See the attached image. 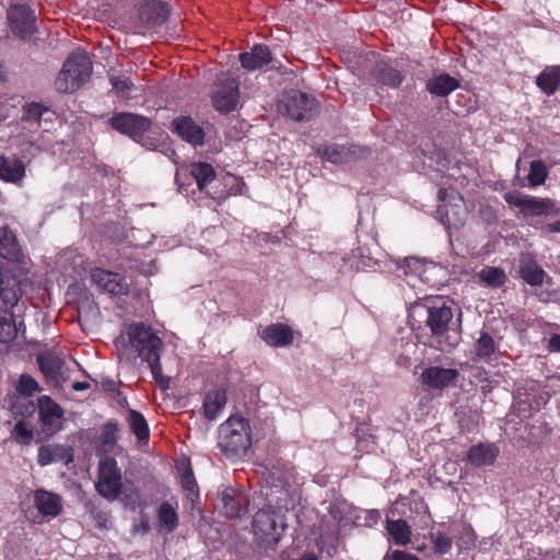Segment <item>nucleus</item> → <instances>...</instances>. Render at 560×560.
Listing matches in <instances>:
<instances>
[{
    "instance_id": "37",
    "label": "nucleus",
    "mask_w": 560,
    "mask_h": 560,
    "mask_svg": "<svg viewBox=\"0 0 560 560\" xmlns=\"http://www.w3.org/2000/svg\"><path fill=\"white\" fill-rule=\"evenodd\" d=\"M195 178L199 190H202L208 184L214 180L215 172L211 164L206 162L192 163L189 170Z\"/></svg>"
},
{
    "instance_id": "20",
    "label": "nucleus",
    "mask_w": 560,
    "mask_h": 560,
    "mask_svg": "<svg viewBox=\"0 0 560 560\" xmlns=\"http://www.w3.org/2000/svg\"><path fill=\"white\" fill-rule=\"evenodd\" d=\"M438 213L446 229H458L466 220V210L460 196L454 197V202L444 203L439 207Z\"/></svg>"
},
{
    "instance_id": "11",
    "label": "nucleus",
    "mask_w": 560,
    "mask_h": 560,
    "mask_svg": "<svg viewBox=\"0 0 560 560\" xmlns=\"http://www.w3.org/2000/svg\"><path fill=\"white\" fill-rule=\"evenodd\" d=\"M221 511L229 518H238L247 512V493L238 488L228 487L220 495Z\"/></svg>"
},
{
    "instance_id": "17",
    "label": "nucleus",
    "mask_w": 560,
    "mask_h": 560,
    "mask_svg": "<svg viewBox=\"0 0 560 560\" xmlns=\"http://www.w3.org/2000/svg\"><path fill=\"white\" fill-rule=\"evenodd\" d=\"M366 153V149L353 144H329L320 150L322 156L334 164L349 163L365 156Z\"/></svg>"
},
{
    "instance_id": "24",
    "label": "nucleus",
    "mask_w": 560,
    "mask_h": 560,
    "mask_svg": "<svg viewBox=\"0 0 560 560\" xmlns=\"http://www.w3.org/2000/svg\"><path fill=\"white\" fill-rule=\"evenodd\" d=\"M0 257L18 264H22L24 259L15 234L5 225L0 226Z\"/></svg>"
},
{
    "instance_id": "51",
    "label": "nucleus",
    "mask_w": 560,
    "mask_h": 560,
    "mask_svg": "<svg viewBox=\"0 0 560 560\" xmlns=\"http://www.w3.org/2000/svg\"><path fill=\"white\" fill-rule=\"evenodd\" d=\"M383 560H419V558L404 550H393L387 551Z\"/></svg>"
},
{
    "instance_id": "41",
    "label": "nucleus",
    "mask_w": 560,
    "mask_h": 560,
    "mask_svg": "<svg viewBox=\"0 0 560 560\" xmlns=\"http://www.w3.org/2000/svg\"><path fill=\"white\" fill-rule=\"evenodd\" d=\"M548 176L547 167L542 161H533L529 165L528 182L529 186L536 187L545 183Z\"/></svg>"
},
{
    "instance_id": "6",
    "label": "nucleus",
    "mask_w": 560,
    "mask_h": 560,
    "mask_svg": "<svg viewBox=\"0 0 560 560\" xmlns=\"http://www.w3.org/2000/svg\"><path fill=\"white\" fill-rule=\"evenodd\" d=\"M504 200L526 217H548L556 213L555 201L550 198H538L524 195L520 191H509L503 195Z\"/></svg>"
},
{
    "instance_id": "5",
    "label": "nucleus",
    "mask_w": 560,
    "mask_h": 560,
    "mask_svg": "<svg viewBox=\"0 0 560 560\" xmlns=\"http://www.w3.org/2000/svg\"><path fill=\"white\" fill-rule=\"evenodd\" d=\"M97 471V493L108 501L117 500L121 494L122 475L116 459L108 456L102 458Z\"/></svg>"
},
{
    "instance_id": "58",
    "label": "nucleus",
    "mask_w": 560,
    "mask_h": 560,
    "mask_svg": "<svg viewBox=\"0 0 560 560\" xmlns=\"http://www.w3.org/2000/svg\"><path fill=\"white\" fill-rule=\"evenodd\" d=\"M446 195H447V190H446V189H440V190H439V199H440L441 201H444V200H445Z\"/></svg>"
},
{
    "instance_id": "14",
    "label": "nucleus",
    "mask_w": 560,
    "mask_h": 560,
    "mask_svg": "<svg viewBox=\"0 0 560 560\" xmlns=\"http://www.w3.org/2000/svg\"><path fill=\"white\" fill-rule=\"evenodd\" d=\"M458 374L455 369L429 366L421 372L420 381L428 389H444L455 382Z\"/></svg>"
},
{
    "instance_id": "54",
    "label": "nucleus",
    "mask_w": 560,
    "mask_h": 560,
    "mask_svg": "<svg viewBox=\"0 0 560 560\" xmlns=\"http://www.w3.org/2000/svg\"><path fill=\"white\" fill-rule=\"evenodd\" d=\"M90 387V384L86 382H74L72 384V389L75 392L85 390Z\"/></svg>"
},
{
    "instance_id": "33",
    "label": "nucleus",
    "mask_w": 560,
    "mask_h": 560,
    "mask_svg": "<svg viewBox=\"0 0 560 560\" xmlns=\"http://www.w3.org/2000/svg\"><path fill=\"white\" fill-rule=\"evenodd\" d=\"M536 84L547 95L553 94L560 85V66L547 67L536 78Z\"/></svg>"
},
{
    "instance_id": "29",
    "label": "nucleus",
    "mask_w": 560,
    "mask_h": 560,
    "mask_svg": "<svg viewBox=\"0 0 560 560\" xmlns=\"http://www.w3.org/2000/svg\"><path fill=\"white\" fill-rule=\"evenodd\" d=\"M497 350L498 345L495 343L492 336H490L488 332H481L474 345L472 360L475 362H490Z\"/></svg>"
},
{
    "instance_id": "4",
    "label": "nucleus",
    "mask_w": 560,
    "mask_h": 560,
    "mask_svg": "<svg viewBox=\"0 0 560 560\" xmlns=\"http://www.w3.org/2000/svg\"><path fill=\"white\" fill-rule=\"evenodd\" d=\"M412 320L417 317L424 318L425 327L430 329L431 337L439 343L438 348L445 351L451 343L443 342V336L448 331L450 324L453 319L452 308L442 305H417L413 307L410 315Z\"/></svg>"
},
{
    "instance_id": "39",
    "label": "nucleus",
    "mask_w": 560,
    "mask_h": 560,
    "mask_svg": "<svg viewBox=\"0 0 560 560\" xmlns=\"http://www.w3.org/2000/svg\"><path fill=\"white\" fill-rule=\"evenodd\" d=\"M46 113H48V109L39 103H28L23 107L22 121L28 124L30 128L34 129L40 126V119Z\"/></svg>"
},
{
    "instance_id": "53",
    "label": "nucleus",
    "mask_w": 560,
    "mask_h": 560,
    "mask_svg": "<svg viewBox=\"0 0 560 560\" xmlns=\"http://www.w3.org/2000/svg\"><path fill=\"white\" fill-rule=\"evenodd\" d=\"M101 386L105 392H110V393L118 392L116 383L109 378L103 380L101 383Z\"/></svg>"
},
{
    "instance_id": "38",
    "label": "nucleus",
    "mask_w": 560,
    "mask_h": 560,
    "mask_svg": "<svg viewBox=\"0 0 560 560\" xmlns=\"http://www.w3.org/2000/svg\"><path fill=\"white\" fill-rule=\"evenodd\" d=\"M158 521L160 526L166 533L174 532L178 526V515L175 509L168 502H164L159 506Z\"/></svg>"
},
{
    "instance_id": "32",
    "label": "nucleus",
    "mask_w": 560,
    "mask_h": 560,
    "mask_svg": "<svg viewBox=\"0 0 560 560\" xmlns=\"http://www.w3.org/2000/svg\"><path fill=\"white\" fill-rule=\"evenodd\" d=\"M458 86V81L448 74L436 75L427 82L428 91L435 96H446Z\"/></svg>"
},
{
    "instance_id": "63",
    "label": "nucleus",
    "mask_w": 560,
    "mask_h": 560,
    "mask_svg": "<svg viewBox=\"0 0 560 560\" xmlns=\"http://www.w3.org/2000/svg\"><path fill=\"white\" fill-rule=\"evenodd\" d=\"M136 499L140 501V494L136 493Z\"/></svg>"
},
{
    "instance_id": "30",
    "label": "nucleus",
    "mask_w": 560,
    "mask_h": 560,
    "mask_svg": "<svg viewBox=\"0 0 560 560\" xmlns=\"http://www.w3.org/2000/svg\"><path fill=\"white\" fill-rule=\"evenodd\" d=\"M126 421L130 431L137 436L138 442L148 444L150 438V430L144 416L133 409H129Z\"/></svg>"
},
{
    "instance_id": "48",
    "label": "nucleus",
    "mask_w": 560,
    "mask_h": 560,
    "mask_svg": "<svg viewBox=\"0 0 560 560\" xmlns=\"http://www.w3.org/2000/svg\"><path fill=\"white\" fill-rule=\"evenodd\" d=\"M435 550L441 553H447L452 549V539L445 534L438 533L433 536Z\"/></svg>"
},
{
    "instance_id": "62",
    "label": "nucleus",
    "mask_w": 560,
    "mask_h": 560,
    "mask_svg": "<svg viewBox=\"0 0 560 560\" xmlns=\"http://www.w3.org/2000/svg\"><path fill=\"white\" fill-rule=\"evenodd\" d=\"M372 513H373V515L375 516V518H378V517H380V514H378V512H377V511H373Z\"/></svg>"
},
{
    "instance_id": "60",
    "label": "nucleus",
    "mask_w": 560,
    "mask_h": 560,
    "mask_svg": "<svg viewBox=\"0 0 560 560\" xmlns=\"http://www.w3.org/2000/svg\"><path fill=\"white\" fill-rule=\"evenodd\" d=\"M141 528H142L143 532H148L149 530V524H148L147 521H143L141 523Z\"/></svg>"
},
{
    "instance_id": "52",
    "label": "nucleus",
    "mask_w": 560,
    "mask_h": 560,
    "mask_svg": "<svg viewBox=\"0 0 560 560\" xmlns=\"http://www.w3.org/2000/svg\"><path fill=\"white\" fill-rule=\"evenodd\" d=\"M548 349L550 351H560V334H556L549 339Z\"/></svg>"
},
{
    "instance_id": "7",
    "label": "nucleus",
    "mask_w": 560,
    "mask_h": 560,
    "mask_svg": "<svg viewBox=\"0 0 560 560\" xmlns=\"http://www.w3.org/2000/svg\"><path fill=\"white\" fill-rule=\"evenodd\" d=\"M109 124L118 132L147 145L145 133L152 125L149 118L131 113H119L109 119Z\"/></svg>"
},
{
    "instance_id": "36",
    "label": "nucleus",
    "mask_w": 560,
    "mask_h": 560,
    "mask_svg": "<svg viewBox=\"0 0 560 560\" xmlns=\"http://www.w3.org/2000/svg\"><path fill=\"white\" fill-rule=\"evenodd\" d=\"M386 530L396 545L406 546L411 541V528L405 520H387Z\"/></svg>"
},
{
    "instance_id": "56",
    "label": "nucleus",
    "mask_w": 560,
    "mask_h": 560,
    "mask_svg": "<svg viewBox=\"0 0 560 560\" xmlns=\"http://www.w3.org/2000/svg\"><path fill=\"white\" fill-rule=\"evenodd\" d=\"M549 381H550L552 386H556V387L560 388V375L552 376V377H550Z\"/></svg>"
},
{
    "instance_id": "28",
    "label": "nucleus",
    "mask_w": 560,
    "mask_h": 560,
    "mask_svg": "<svg viewBox=\"0 0 560 560\" xmlns=\"http://www.w3.org/2000/svg\"><path fill=\"white\" fill-rule=\"evenodd\" d=\"M262 339L272 347H285L292 342L293 335L287 325L273 324L264 329Z\"/></svg>"
},
{
    "instance_id": "49",
    "label": "nucleus",
    "mask_w": 560,
    "mask_h": 560,
    "mask_svg": "<svg viewBox=\"0 0 560 560\" xmlns=\"http://www.w3.org/2000/svg\"><path fill=\"white\" fill-rule=\"evenodd\" d=\"M113 90L119 94H126L132 89V82L128 78L110 75L109 78Z\"/></svg>"
},
{
    "instance_id": "22",
    "label": "nucleus",
    "mask_w": 560,
    "mask_h": 560,
    "mask_svg": "<svg viewBox=\"0 0 560 560\" xmlns=\"http://www.w3.org/2000/svg\"><path fill=\"white\" fill-rule=\"evenodd\" d=\"M173 130L185 141L192 145H201L205 141L203 129L190 117H177L172 122Z\"/></svg>"
},
{
    "instance_id": "2",
    "label": "nucleus",
    "mask_w": 560,
    "mask_h": 560,
    "mask_svg": "<svg viewBox=\"0 0 560 560\" xmlns=\"http://www.w3.org/2000/svg\"><path fill=\"white\" fill-rule=\"evenodd\" d=\"M218 445L230 459L244 456L252 445L249 422L243 417L231 416L219 427Z\"/></svg>"
},
{
    "instance_id": "61",
    "label": "nucleus",
    "mask_w": 560,
    "mask_h": 560,
    "mask_svg": "<svg viewBox=\"0 0 560 560\" xmlns=\"http://www.w3.org/2000/svg\"><path fill=\"white\" fill-rule=\"evenodd\" d=\"M3 77H4V71H3L2 66L0 65V80H2Z\"/></svg>"
},
{
    "instance_id": "46",
    "label": "nucleus",
    "mask_w": 560,
    "mask_h": 560,
    "mask_svg": "<svg viewBox=\"0 0 560 560\" xmlns=\"http://www.w3.org/2000/svg\"><path fill=\"white\" fill-rule=\"evenodd\" d=\"M423 261L415 258L409 257L404 260V264L401 265V269L404 270L405 275H418L420 276L423 271Z\"/></svg>"
},
{
    "instance_id": "18",
    "label": "nucleus",
    "mask_w": 560,
    "mask_h": 560,
    "mask_svg": "<svg viewBox=\"0 0 560 560\" xmlns=\"http://www.w3.org/2000/svg\"><path fill=\"white\" fill-rule=\"evenodd\" d=\"M34 505L42 516L55 518L62 511V499L58 493L37 489L34 491Z\"/></svg>"
},
{
    "instance_id": "34",
    "label": "nucleus",
    "mask_w": 560,
    "mask_h": 560,
    "mask_svg": "<svg viewBox=\"0 0 560 560\" xmlns=\"http://www.w3.org/2000/svg\"><path fill=\"white\" fill-rule=\"evenodd\" d=\"M23 327V323H16L12 313L0 311V342L12 341Z\"/></svg>"
},
{
    "instance_id": "23",
    "label": "nucleus",
    "mask_w": 560,
    "mask_h": 560,
    "mask_svg": "<svg viewBox=\"0 0 560 560\" xmlns=\"http://www.w3.org/2000/svg\"><path fill=\"white\" fill-rule=\"evenodd\" d=\"M518 273L532 287L540 285L547 276L535 257L528 253L521 254L518 258Z\"/></svg>"
},
{
    "instance_id": "19",
    "label": "nucleus",
    "mask_w": 560,
    "mask_h": 560,
    "mask_svg": "<svg viewBox=\"0 0 560 560\" xmlns=\"http://www.w3.org/2000/svg\"><path fill=\"white\" fill-rule=\"evenodd\" d=\"M499 454L500 450L494 443H478L469 447L466 459L471 466L479 468L493 465Z\"/></svg>"
},
{
    "instance_id": "8",
    "label": "nucleus",
    "mask_w": 560,
    "mask_h": 560,
    "mask_svg": "<svg viewBox=\"0 0 560 560\" xmlns=\"http://www.w3.org/2000/svg\"><path fill=\"white\" fill-rule=\"evenodd\" d=\"M315 109V100L299 91L289 92L280 102V112L296 121L310 120Z\"/></svg>"
},
{
    "instance_id": "45",
    "label": "nucleus",
    "mask_w": 560,
    "mask_h": 560,
    "mask_svg": "<svg viewBox=\"0 0 560 560\" xmlns=\"http://www.w3.org/2000/svg\"><path fill=\"white\" fill-rule=\"evenodd\" d=\"M38 389V383L32 376L27 374L21 375L18 384V392L20 394L31 396Z\"/></svg>"
},
{
    "instance_id": "44",
    "label": "nucleus",
    "mask_w": 560,
    "mask_h": 560,
    "mask_svg": "<svg viewBox=\"0 0 560 560\" xmlns=\"http://www.w3.org/2000/svg\"><path fill=\"white\" fill-rule=\"evenodd\" d=\"M119 424L117 421H108L102 432L103 444L113 446L118 439Z\"/></svg>"
},
{
    "instance_id": "47",
    "label": "nucleus",
    "mask_w": 560,
    "mask_h": 560,
    "mask_svg": "<svg viewBox=\"0 0 560 560\" xmlns=\"http://www.w3.org/2000/svg\"><path fill=\"white\" fill-rule=\"evenodd\" d=\"M14 439L21 444H28L32 439V432L26 428L23 421H19L13 429Z\"/></svg>"
},
{
    "instance_id": "50",
    "label": "nucleus",
    "mask_w": 560,
    "mask_h": 560,
    "mask_svg": "<svg viewBox=\"0 0 560 560\" xmlns=\"http://www.w3.org/2000/svg\"><path fill=\"white\" fill-rule=\"evenodd\" d=\"M180 483L182 487L191 493L195 492L197 488L196 479L194 477L192 470L190 467L185 468L180 474Z\"/></svg>"
},
{
    "instance_id": "55",
    "label": "nucleus",
    "mask_w": 560,
    "mask_h": 560,
    "mask_svg": "<svg viewBox=\"0 0 560 560\" xmlns=\"http://www.w3.org/2000/svg\"><path fill=\"white\" fill-rule=\"evenodd\" d=\"M547 228L550 232H560V219L551 224H548Z\"/></svg>"
},
{
    "instance_id": "42",
    "label": "nucleus",
    "mask_w": 560,
    "mask_h": 560,
    "mask_svg": "<svg viewBox=\"0 0 560 560\" xmlns=\"http://www.w3.org/2000/svg\"><path fill=\"white\" fill-rule=\"evenodd\" d=\"M38 364L45 376L51 380L57 377L61 369V361L55 358L39 357Z\"/></svg>"
},
{
    "instance_id": "13",
    "label": "nucleus",
    "mask_w": 560,
    "mask_h": 560,
    "mask_svg": "<svg viewBox=\"0 0 560 560\" xmlns=\"http://www.w3.org/2000/svg\"><path fill=\"white\" fill-rule=\"evenodd\" d=\"M238 83L235 79H226L220 83L213 94V106L221 113H230L238 102Z\"/></svg>"
},
{
    "instance_id": "21",
    "label": "nucleus",
    "mask_w": 560,
    "mask_h": 560,
    "mask_svg": "<svg viewBox=\"0 0 560 560\" xmlns=\"http://www.w3.org/2000/svg\"><path fill=\"white\" fill-rule=\"evenodd\" d=\"M273 60L268 46L256 44L249 51L240 55L242 67L247 71L260 70Z\"/></svg>"
},
{
    "instance_id": "43",
    "label": "nucleus",
    "mask_w": 560,
    "mask_h": 560,
    "mask_svg": "<svg viewBox=\"0 0 560 560\" xmlns=\"http://www.w3.org/2000/svg\"><path fill=\"white\" fill-rule=\"evenodd\" d=\"M55 88L60 93H73L79 89V85L69 73L61 69L55 80Z\"/></svg>"
},
{
    "instance_id": "9",
    "label": "nucleus",
    "mask_w": 560,
    "mask_h": 560,
    "mask_svg": "<svg viewBox=\"0 0 560 560\" xmlns=\"http://www.w3.org/2000/svg\"><path fill=\"white\" fill-rule=\"evenodd\" d=\"M10 30L14 36L31 42L37 32L34 12L26 5L14 4L7 12Z\"/></svg>"
},
{
    "instance_id": "57",
    "label": "nucleus",
    "mask_w": 560,
    "mask_h": 560,
    "mask_svg": "<svg viewBox=\"0 0 560 560\" xmlns=\"http://www.w3.org/2000/svg\"><path fill=\"white\" fill-rule=\"evenodd\" d=\"M129 505L131 506V509H132V510H135V509H137V508H143V506H144V504H142V503H140V502H138V503H137V502H136V500H131V501L129 502Z\"/></svg>"
},
{
    "instance_id": "12",
    "label": "nucleus",
    "mask_w": 560,
    "mask_h": 560,
    "mask_svg": "<svg viewBox=\"0 0 560 560\" xmlns=\"http://www.w3.org/2000/svg\"><path fill=\"white\" fill-rule=\"evenodd\" d=\"M39 419L43 430L47 433H55L61 428L63 418L62 408L48 396L38 398Z\"/></svg>"
},
{
    "instance_id": "16",
    "label": "nucleus",
    "mask_w": 560,
    "mask_h": 560,
    "mask_svg": "<svg viewBox=\"0 0 560 560\" xmlns=\"http://www.w3.org/2000/svg\"><path fill=\"white\" fill-rule=\"evenodd\" d=\"M62 70L69 73L80 88L90 79L92 62L85 52H73L65 61Z\"/></svg>"
},
{
    "instance_id": "3",
    "label": "nucleus",
    "mask_w": 560,
    "mask_h": 560,
    "mask_svg": "<svg viewBox=\"0 0 560 560\" xmlns=\"http://www.w3.org/2000/svg\"><path fill=\"white\" fill-rule=\"evenodd\" d=\"M287 522L280 509L267 506L259 510L253 520V533L256 539L266 548H275L280 541Z\"/></svg>"
},
{
    "instance_id": "27",
    "label": "nucleus",
    "mask_w": 560,
    "mask_h": 560,
    "mask_svg": "<svg viewBox=\"0 0 560 560\" xmlns=\"http://www.w3.org/2000/svg\"><path fill=\"white\" fill-rule=\"evenodd\" d=\"M72 460L71 448L60 444L43 445L38 450L37 463L40 466H47L52 463H66Z\"/></svg>"
},
{
    "instance_id": "1",
    "label": "nucleus",
    "mask_w": 560,
    "mask_h": 560,
    "mask_svg": "<svg viewBox=\"0 0 560 560\" xmlns=\"http://www.w3.org/2000/svg\"><path fill=\"white\" fill-rule=\"evenodd\" d=\"M128 338L139 357L148 363L154 380L162 384L164 381L160 362L162 340L143 323L130 325Z\"/></svg>"
},
{
    "instance_id": "31",
    "label": "nucleus",
    "mask_w": 560,
    "mask_h": 560,
    "mask_svg": "<svg viewBox=\"0 0 560 560\" xmlns=\"http://www.w3.org/2000/svg\"><path fill=\"white\" fill-rule=\"evenodd\" d=\"M228 397L223 389L209 392L203 399V412L208 420H214L226 405Z\"/></svg>"
},
{
    "instance_id": "26",
    "label": "nucleus",
    "mask_w": 560,
    "mask_h": 560,
    "mask_svg": "<svg viewBox=\"0 0 560 560\" xmlns=\"http://www.w3.org/2000/svg\"><path fill=\"white\" fill-rule=\"evenodd\" d=\"M25 177V163L16 156L0 155V179L19 184Z\"/></svg>"
},
{
    "instance_id": "25",
    "label": "nucleus",
    "mask_w": 560,
    "mask_h": 560,
    "mask_svg": "<svg viewBox=\"0 0 560 560\" xmlns=\"http://www.w3.org/2000/svg\"><path fill=\"white\" fill-rule=\"evenodd\" d=\"M23 295L22 279L20 275L10 272L0 281V300L7 308L18 305Z\"/></svg>"
},
{
    "instance_id": "35",
    "label": "nucleus",
    "mask_w": 560,
    "mask_h": 560,
    "mask_svg": "<svg viewBox=\"0 0 560 560\" xmlns=\"http://www.w3.org/2000/svg\"><path fill=\"white\" fill-rule=\"evenodd\" d=\"M372 77L382 84L397 88L402 81L400 73L386 62H377L372 70Z\"/></svg>"
},
{
    "instance_id": "10",
    "label": "nucleus",
    "mask_w": 560,
    "mask_h": 560,
    "mask_svg": "<svg viewBox=\"0 0 560 560\" xmlns=\"http://www.w3.org/2000/svg\"><path fill=\"white\" fill-rule=\"evenodd\" d=\"M91 279L101 290L112 295H125L129 292V283L121 275L102 268L91 270Z\"/></svg>"
},
{
    "instance_id": "15",
    "label": "nucleus",
    "mask_w": 560,
    "mask_h": 560,
    "mask_svg": "<svg viewBox=\"0 0 560 560\" xmlns=\"http://www.w3.org/2000/svg\"><path fill=\"white\" fill-rule=\"evenodd\" d=\"M170 15L167 4L160 0H147L140 9V21L147 30L155 28L164 24Z\"/></svg>"
},
{
    "instance_id": "40",
    "label": "nucleus",
    "mask_w": 560,
    "mask_h": 560,
    "mask_svg": "<svg viewBox=\"0 0 560 560\" xmlns=\"http://www.w3.org/2000/svg\"><path fill=\"white\" fill-rule=\"evenodd\" d=\"M481 282L492 288H500L505 283L506 276L503 269L498 267H485L478 273Z\"/></svg>"
},
{
    "instance_id": "59",
    "label": "nucleus",
    "mask_w": 560,
    "mask_h": 560,
    "mask_svg": "<svg viewBox=\"0 0 560 560\" xmlns=\"http://www.w3.org/2000/svg\"><path fill=\"white\" fill-rule=\"evenodd\" d=\"M9 273V271H4V269L0 266V281Z\"/></svg>"
}]
</instances>
